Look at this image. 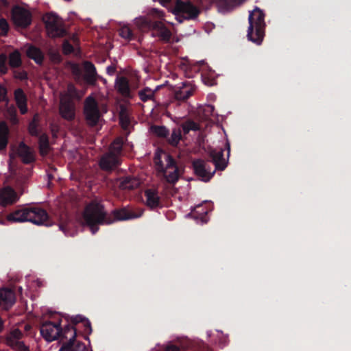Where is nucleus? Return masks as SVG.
Wrapping results in <instances>:
<instances>
[{
    "instance_id": "1",
    "label": "nucleus",
    "mask_w": 351,
    "mask_h": 351,
    "mask_svg": "<svg viewBox=\"0 0 351 351\" xmlns=\"http://www.w3.org/2000/svg\"><path fill=\"white\" fill-rule=\"evenodd\" d=\"M114 222L110 215L105 211L104 206L97 202H92L84 209L82 215V225H87L90 227L93 234L97 228L95 226L101 224H110Z\"/></svg>"
},
{
    "instance_id": "2",
    "label": "nucleus",
    "mask_w": 351,
    "mask_h": 351,
    "mask_svg": "<svg viewBox=\"0 0 351 351\" xmlns=\"http://www.w3.org/2000/svg\"><path fill=\"white\" fill-rule=\"evenodd\" d=\"M249 27L247 36L249 40L261 45L265 33V14L258 8H255L249 14Z\"/></svg>"
},
{
    "instance_id": "3",
    "label": "nucleus",
    "mask_w": 351,
    "mask_h": 351,
    "mask_svg": "<svg viewBox=\"0 0 351 351\" xmlns=\"http://www.w3.org/2000/svg\"><path fill=\"white\" fill-rule=\"evenodd\" d=\"M154 162L156 169L162 173L166 180L170 183H175L179 178L178 167L172 157L162 151L156 153Z\"/></svg>"
},
{
    "instance_id": "4",
    "label": "nucleus",
    "mask_w": 351,
    "mask_h": 351,
    "mask_svg": "<svg viewBox=\"0 0 351 351\" xmlns=\"http://www.w3.org/2000/svg\"><path fill=\"white\" fill-rule=\"evenodd\" d=\"M84 93V91L77 92L73 85L69 84L66 93L61 94L60 113L64 119H72L74 117L75 108L71 99L73 98L80 99Z\"/></svg>"
},
{
    "instance_id": "5",
    "label": "nucleus",
    "mask_w": 351,
    "mask_h": 351,
    "mask_svg": "<svg viewBox=\"0 0 351 351\" xmlns=\"http://www.w3.org/2000/svg\"><path fill=\"white\" fill-rule=\"evenodd\" d=\"M48 35L51 38L62 37L66 30L62 19L55 13H48L43 16Z\"/></svg>"
},
{
    "instance_id": "6",
    "label": "nucleus",
    "mask_w": 351,
    "mask_h": 351,
    "mask_svg": "<svg viewBox=\"0 0 351 351\" xmlns=\"http://www.w3.org/2000/svg\"><path fill=\"white\" fill-rule=\"evenodd\" d=\"M84 114L90 125H95L99 121L100 115L97 104L92 96L88 97L85 101Z\"/></svg>"
},
{
    "instance_id": "7",
    "label": "nucleus",
    "mask_w": 351,
    "mask_h": 351,
    "mask_svg": "<svg viewBox=\"0 0 351 351\" xmlns=\"http://www.w3.org/2000/svg\"><path fill=\"white\" fill-rule=\"evenodd\" d=\"M12 19L15 25L19 27H26L32 22L30 12L21 7H15L12 10Z\"/></svg>"
},
{
    "instance_id": "8",
    "label": "nucleus",
    "mask_w": 351,
    "mask_h": 351,
    "mask_svg": "<svg viewBox=\"0 0 351 351\" xmlns=\"http://www.w3.org/2000/svg\"><path fill=\"white\" fill-rule=\"evenodd\" d=\"M193 165L195 174L204 181L209 180L215 173V170L209 168L208 163L202 160H195Z\"/></svg>"
},
{
    "instance_id": "9",
    "label": "nucleus",
    "mask_w": 351,
    "mask_h": 351,
    "mask_svg": "<svg viewBox=\"0 0 351 351\" xmlns=\"http://www.w3.org/2000/svg\"><path fill=\"white\" fill-rule=\"evenodd\" d=\"M61 327L59 324H53L47 322L41 326L40 333L42 336L47 341H52L56 340L60 335Z\"/></svg>"
},
{
    "instance_id": "10",
    "label": "nucleus",
    "mask_w": 351,
    "mask_h": 351,
    "mask_svg": "<svg viewBox=\"0 0 351 351\" xmlns=\"http://www.w3.org/2000/svg\"><path fill=\"white\" fill-rule=\"evenodd\" d=\"M176 10L180 14H183L185 19H193L197 16L199 10L191 3L178 0L176 5Z\"/></svg>"
},
{
    "instance_id": "11",
    "label": "nucleus",
    "mask_w": 351,
    "mask_h": 351,
    "mask_svg": "<svg viewBox=\"0 0 351 351\" xmlns=\"http://www.w3.org/2000/svg\"><path fill=\"white\" fill-rule=\"evenodd\" d=\"M21 335V332L19 329L13 330L7 337V344L21 351H29L27 348L20 341Z\"/></svg>"
},
{
    "instance_id": "12",
    "label": "nucleus",
    "mask_w": 351,
    "mask_h": 351,
    "mask_svg": "<svg viewBox=\"0 0 351 351\" xmlns=\"http://www.w3.org/2000/svg\"><path fill=\"white\" fill-rule=\"evenodd\" d=\"M28 215L29 221L38 225L43 224L47 219V213L38 207L28 208Z\"/></svg>"
},
{
    "instance_id": "13",
    "label": "nucleus",
    "mask_w": 351,
    "mask_h": 351,
    "mask_svg": "<svg viewBox=\"0 0 351 351\" xmlns=\"http://www.w3.org/2000/svg\"><path fill=\"white\" fill-rule=\"evenodd\" d=\"M16 301L14 293L8 289L0 290V306L3 309L10 308Z\"/></svg>"
},
{
    "instance_id": "14",
    "label": "nucleus",
    "mask_w": 351,
    "mask_h": 351,
    "mask_svg": "<svg viewBox=\"0 0 351 351\" xmlns=\"http://www.w3.org/2000/svg\"><path fill=\"white\" fill-rule=\"evenodd\" d=\"M68 332H70L71 335L69 342L62 346L59 351H86V348L84 343L75 342V330L72 328L71 330H69Z\"/></svg>"
},
{
    "instance_id": "15",
    "label": "nucleus",
    "mask_w": 351,
    "mask_h": 351,
    "mask_svg": "<svg viewBox=\"0 0 351 351\" xmlns=\"http://www.w3.org/2000/svg\"><path fill=\"white\" fill-rule=\"evenodd\" d=\"M19 197L14 191L6 187L0 191V206H6L18 200Z\"/></svg>"
},
{
    "instance_id": "16",
    "label": "nucleus",
    "mask_w": 351,
    "mask_h": 351,
    "mask_svg": "<svg viewBox=\"0 0 351 351\" xmlns=\"http://www.w3.org/2000/svg\"><path fill=\"white\" fill-rule=\"evenodd\" d=\"M17 154L25 163H30L35 159L34 151L23 142L19 145Z\"/></svg>"
},
{
    "instance_id": "17",
    "label": "nucleus",
    "mask_w": 351,
    "mask_h": 351,
    "mask_svg": "<svg viewBox=\"0 0 351 351\" xmlns=\"http://www.w3.org/2000/svg\"><path fill=\"white\" fill-rule=\"evenodd\" d=\"M152 29L156 32V36H158L162 40L165 42L169 41L171 33L162 23L157 22L154 23Z\"/></svg>"
},
{
    "instance_id": "18",
    "label": "nucleus",
    "mask_w": 351,
    "mask_h": 351,
    "mask_svg": "<svg viewBox=\"0 0 351 351\" xmlns=\"http://www.w3.org/2000/svg\"><path fill=\"white\" fill-rule=\"evenodd\" d=\"M14 99L21 113L25 114L27 112V97L21 89L15 90Z\"/></svg>"
},
{
    "instance_id": "19",
    "label": "nucleus",
    "mask_w": 351,
    "mask_h": 351,
    "mask_svg": "<svg viewBox=\"0 0 351 351\" xmlns=\"http://www.w3.org/2000/svg\"><path fill=\"white\" fill-rule=\"evenodd\" d=\"M7 219L13 222L29 221L28 208L21 209L10 214L8 215Z\"/></svg>"
},
{
    "instance_id": "20",
    "label": "nucleus",
    "mask_w": 351,
    "mask_h": 351,
    "mask_svg": "<svg viewBox=\"0 0 351 351\" xmlns=\"http://www.w3.org/2000/svg\"><path fill=\"white\" fill-rule=\"evenodd\" d=\"M210 156L213 158L216 169H220L221 170L225 169L227 165V159L223 156L221 149L212 151Z\"/></svg>"
},
{
    "instance_id": "21",
    "label": "nucleus",
    "mask_w": 351,
    "mask_h": 351,
    "mask_svg": "<svg viewBox=\"0 0 351 351\" xmlns=\"http://www.w3.org/2000/svg\"><path fill=\"white\" fill-rule=\"evenodd\" d=\"M118 163L117 156L114 154H108L105 155L100 160V167L105 170L111 169Z\"/></svg>"
},
{
    "instance_id": "22",
    "label": "nucleus",
    "mask_w": 351,
    "mask_h": 351,
    "mask_svg": "<svg viewBox=\"0 0 351 351\" xmlns=\"http://www.w3.org/2000/svg\"><path fill=\"white\" fill-rule=\"evenodd\" d=\"M115 88L123 96L127 97L130 95L129 82L124 77L117 78Z\"/></svg>"
},
{
    "instance_id": "23",
    "label": "nucleus",
    "mask_w": 351,
    "mask_h": 351,
    "mask_svg": "<svg viewBox=\"0 0 351 351\" xmlns=\"http://www.w3.org/2000/svg\"><path fill=\"white\" fill-rule=\"evenodd\" d=\"M27 56L34 60L36 63L40 64L43 59V54L40 50L34 46L28 45L26 50Z\"/></svg>"
},
{
    "instance_id": "24",
    "label": "nucleus",
    "mask_w": 351,
    "mask_h": 351,
    "mask_svg": "<svg viewBox=\"0 0 351 351\" xmlns=\"http://www.w3.org/2000/svg\"><path fill=\"white\" fill-rule=\"evenodd\" d=\"M108 215H111L112 219H114V222L115 221L127 220L137 217V216L133 215L132 214L128 213L125 209L120 210H116L112 212L111 213H108Z\"/></svg>"
},
{
    "instance_id": "25",
    "label": "nucleus",
    "mask_w": 351,
    "mask_h": 351,
    "mask_svg": "<svg viewBox=\"0 0 351 351\" xmlns=\"http://www.w3.org/2000/svg\"><path fill=\"white\" fill-rule=\"evenodd\" d=\"M146 202L147 206L151 208H155L159 204V197L154 190H147L145 191Z\"/></svg>"
},
{
    "instance_id": "26",
    "label": "nucleus",
    "mask_w": 351,
    "mask_h": 351,
    "mask_svg": "<svg viewBox=\"0 0 351 351\" xmlns=\"http://www.w3.org/2000/svg\"><path fill=\"white\" fill-rule=\"evenodd\" d=\"M159 89V86H157L154 89L149 87H145L138 92L140 99L143 101L154 99L155 93Z\"/></svg>"
},
{
    "instance_id": "27",
    "label": "nucleus",
    "mask_w": 351,
    "mask_h": 351,
    "mask_svg": "<svg viewBox=\"0 0 351 351\" xmlns=\"http://www.w3.org/2000/svg\"><path fill=\"white\" fill-rule=\"evenodd\" d=\"M84 66L86 73L85 77L86 80L88 83H93L96 80V69L95 66L91 62H86L84 64Z\"/></svg>"
},
{
    "instance_id": "28",
    "label": "nucleus",
    "mask_w": 351,
    "mask_h": 351,
    "mask_svg": "<svg viewBox=\"0 0 351 351\" xmlns=\"http://www.w3.org/2000/svg\"><path fill=\"white\" fill-rule=\"evenodd\" d=\"M8 128L5 123H0V149H4L8 143Z\"/></svg>"
},
{
    "instance_id": "29",
    "label": "nucleus",
    "mask_w": 351,
    "mask_h": 351,
    "mask_svg": "<svg viewBox=\"0 0 351 351\" xmlns=\"http://www.w3.org/2000/svg\"><path fill=\"white\" fill-rule=\"evenodd\" d=\"M193 94V88L184 84V86L176 93V97L178 100H185Z\"/></svg>"
},
{
    "instance_id": "30",
    "label": "nucleus",
    "mask_w": 351,
    "mask_h": 351,
    "mask_svg": "<svg viewBox=\"0 0 351 351\" xmlns=\"http://www.w3.org/2000/svg\"><path fill=\"white\" fill-rule=\"evenodd\" d=\"M39 150L42 156H46L50 152L48 138L45 134H42L39 138Z\"/></svg>"
},
{
    "instance_id": "31",
    "label": "nucleus",
    "mask_w": 351,
    "mask_h": 351,
    "mask_svg": "<svg viewBox=\"0 0 351 351\" xmlns=\"http://www.w3.org/2000/svg\"><path fill=\"white\" fill-rule=\"evenodd\" d=\"M139 185V180L135 178H126L121 182V186L124 189H133Z\"/></svg>"
},
{
    "instance_id": "32",
    "label": "nucleus",
    "mask_w": 351,
    "mask_h": 351,
    "mask_svg": "<svg viewBox=\"0 0 351 351\" xmlns=\"http://www.w3.org/2000/svg\"><path fill=\"white\" fill-rule=\"evenodd\" d=\"M241 2V0H217V4L221 10H228Z\"/></svg>"
},
{
    "instance_id": "33",
    "label": "nucleus",
    "mask_w": 351,
    "mask_h": 351,
    "mask_svg": "<svg viewBox=\"0 0 351 351\" xmlns=\"http://www.w3.org/2000/svg\"><path fill=\"white\" fill-rule=\"evenodd\" d=\"M120 124L124 130L128 129L130 125V117L125 108L121 107L119 112Z\"/></svg>"
},
{
    "instance_id": "34",
    "label": "nucleus",
    "mask_w": 351,
    "mask_h": 351,
    "mask_svg": "<svg viewBox=\"0 0 351 351\" xmlns=\"http://www.w3.org/2000/svg\"><path fill=\"white\" fill-rule=\"evenodd\" d=\"M9 63L12 67H17L21 65V54L18 51H14L10 55Z\"/></svg>"
},
{
    "instance_id": "35",
    "label": "nucleus",
    "mask_w": 351,
    "mask_h": 351,
    "mask_svg": "<svg viewBox=\"0 0 351 351\" xmlns=\"http://www.w3.org/2000/svg\"><path fill=\"white\" fill-rule=\"evenodd\" d=\"M123 145V141L121 138L116 139L110 146V154H114L117 156V154L120 153Z\"/></svg>"
},
{
    "instance_id": "36",
    "label": "nucleus",
    "mask_w": 351,
    "mask_h": 351,
    "mask_svg": "<svg viewBox=\"0 0 351 351\" xmlns=\"http://www.w3.org/2000/svg\"><path fill=\"white\" fill-rule=\"evenodd\" d=\"M135 25L140 29L149 28L152 29L153 24H151L145 17H137L134 20Z\"/></svg>"
},
{
    "instance_id": "37",
    "label": "nucleus",
    "mask_w": 351,
    "mask_h": 351,
    "mask_svg": "<svg viewBox=\"0 0 351 351\" xmlns=\"http://www.w3.org/2000/svg\"><path fill=\"white\" fill-rule=\"evenodd\" d=\"M181 139V131L180 129H175L172 131L171 137L169 140L172 145H177Z\"/></svg>"
},
{
    "instance_id": "38",
    "label": "nucleus",
    "mask_w": 351,
    "mask_h": 351,
    "mask_svg": "<svg viewBox=\"0 0 351 351\" xmlns=\"http://www.w3.org/2000/svg\"><path fill=\"white\" fill-rule=\"evenodd\" d=\"M150 130L153 134L158 136H166L168 134V130L163 126H152Z\"/></svg>"
},
{
    "instance_id": "39",
    "label": "nucleus",
    "mask_w": 351,
    "mask_h": 351,
    "mask_svg": "<svg viewBox=\"0 0 351 351\" xmlns=\"http://www.w3.org/2000/svg\"><path fill=\"white\" fill-rule=\"evenodd\" d=\"M182 128L184 131V133L187 134L191 130L195 131L198 130V126L195 122L189 121L182 125Z\"/></svg>"
},
{
    "instance_id": "40",
    "label": "nucleus",
    "mask_w": 351,
    "mask_h": 351,
    "mask_svg": "<svg viewBox=\"0 0 351 351\" xmlns=\"http://www.w3.org/2000/svg\"><path fill=\"white\" fill-rule=\"evenodd\" d=\"M120 36L127 40H130L132 37V31L128 26H123L120 29Z\"/></svg>"
},
{
    "instance_id": "41",
    "label": "nucleus",
    "mask_w": 351,
    "mask_h": 351,
    "mask_svg": "<svg viewBox=\"0 0 351 351\" xmlns=\"http://www.w3.org/2000/svg\"><path fill=\"white\" fill-rule=\"evenodd\" d=\"M9 29L8 22L3 19H0V35L5 36L7 34Z\"/></svg>"
},
{
    "instance_id": "42",
    "label": "nucleus",
    "mask_w": 351,
    "mask_h": 351,
    "mask_svg": "<svg viewBox=\"0 0 351 351\" xmlns=\"http://www.w3.org/2000/svg\"><path fill=\"white\" fill-rule=\"evenodd\" d=\"M6 56L3 54L0 55V72L4 73L7 71L5 66Z\"/></svg>"
},
{
    "instance_id": "43",
    "label": "nucleus",
    "mask_w": 351,
    "mask_h": 351,
    "mask_svg": "<svg viewBox=\"0 0 351 351\" xmlns=\"http://www.w3.org/2000/svg\"><path fill=\"white\" fill-rule=\"evenodd\" d=\"M62 49L65 54H69L73 51V47L69 43V42L65 41L63 43Z\"/></svg>"
},
{
    "instance_id": "44",
    "label": "nucleus",
    "mask_w": 351,
    "mask_h": 351,
    "mask_svg": "<svg viewBox=\"0 0 351 351\" xmlns=\"http://www.w3.org/2000/svg\"><path fill=\"white\" fill-rule=\"evenodd\" d=\"M165 351H180V348L169 343L165 346Z\"/></svg>"
},
{
    "instance_id": "45",
    "label": "nucleus",
    "mask_w": 351,
    "mask_h": 351,
    "mask_svg": "<svg viewBox=\"0 0 351 351\" xmlns=\"http://www.w3.org/2000/svg\"><path fill=\"white\" fill-rule=\"evenodd\" d=\"M6 89L5 87L0 86V101H4L6 99Z\"/></svg>"
},
{
    "instance_id": "46",
    "label": "nucleus",
    "mask_w": 351,
    "mask_h": 351,
    "mask_svg": "<svg viewBox=\"0 0 351 351\" xmlns=\"http://www.w3.org/2000/svg\"><path fill=\"white\" fill-rule=\"evenodd\" d=\"M71 69L74 75H75L77 76L80 75V66L78 64H71Z\"/></svg>"
},
{
    "instance_id": "47",
    "label": "nucleus",
    "mask_w": 351,
    "mask_h": 351,
    "mask_svg": "<svg viewBox=\"0 0 351 351\" xmlns=\"http://www.w3.org/2000/svg\"><path fill=\"white\" fill-rule=\"evenodd\" d=\"M11 121L13 123H16L18 122V120L16 119V111H15V109L13 108L11 110Z\"/></svg>"
},
{
    "instance_id": "48",
    "label": "nucleus",
    "mask_w": 351,
    "mask_h": 351,
    "mask_svg": "<svg viewBox=\"0 0 351 351\" xmlns=\"http://www.w3.org/2000/svg\"><path fill=\"white\" fill-rule=\"evenodd\" d=\"M82 322H83L84 326L86 328V331L90 332L91 331V328H90V323L89 322V321L87 319H85V320H83Z\"/></svg>"
},
{
    "instance_id": "49",
    "label": "nucleus",
    "mask_w": 351,
    "mask_h": 351,
    "mask_svg": "<svg viewBox=\"0 0 351 351\" xmlns=\"http://www.w3.org/2000/svg\"><path fill=\"white\" fill-rule=\"evenodd\" d=\"M29 132L32 134H36V127H35L34 124H33V123L29 125Z\"/></svg>"
},
{
    "instance_id": "50",
    "label": "nucleus",
    "mask_w": 351,
    "mask_h": 351,
    "mask_svg": "<svg viewBox=\"0 0 351 351\" xmlns=\"http://www.w3.org/2000/svg\"><path fill=\"white\" fill-rule=\"evenodd\" d=\"M107 72L110 75H112L115 72V69L114 66H108L107 68Z\"/></svg>"
},
{
    "instance_id": "51",
    "label": "nucleus",
    "mask_w": 351,
    "mask_h": 351,
    "mask_svg": "<svg viewBox=\"0 0 351 351\" xmlns=\"http://www.w3.org/2000/svg\"><path fill=\"white\" fill-rule=\"evenodd\" d=\"M60 228L66 234H69V235H73L72 234H69V232H67V228L66 227H64L62 225H60Z\"/></svg>"
},
{
    "instance_id": "52",
    "label": "nucleus",
    "mask_w": 351,
    "mask_h": 351,
    "mask_svg": "<svg viewBox=\"0 0 351 351\" xmlns=\"http://www.w3.org/2000/svg\"><path fill=\"white\" fill-rule=\"evenodd\" d=\"M226 145L227 147V149H228V154H229V152H230V145L228 142H226Z\"/></svg>"
},
{
    "instance_id": "53",
    "label": "nucleus",
    "mask_w": 351,
    "mask_h": 351,
    "mask_svg": "<svg viewBox=\"0 0 351 351\" xmlns=\"http://www.w3.org/2000/svg\"><path fill=\"white\" fill-rule=\"evenodd\" d=\"M36 283L38 284V286H41L43 285V282L40 280H36Z\"/></svg>"
},
{
    "instance_id": "54",
    "label": "nucleus",
    "mask_w": 351,
    "mask_h": 351,
    "mask_svg": "<svg viewBox=\"0 0 351 351\" xmlns=\"http://www.w3.org/2000/svg\"><path fill=\"white\" fill-rule=\"evenodd\" d=\"M3 329V322L1 320V319L0 318V332Z\"/></svg>"
}]
</instances>
